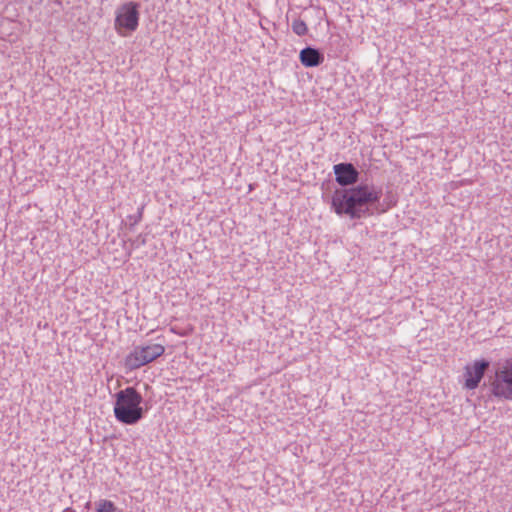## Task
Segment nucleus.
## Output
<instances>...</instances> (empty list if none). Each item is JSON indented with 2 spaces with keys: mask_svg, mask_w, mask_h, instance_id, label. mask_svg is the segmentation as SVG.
I'll return each instance as SVG.
<instances>
[{
  "mask_svg": "<svg viewBox=\"0 0 512 512\" xmlns=\"http://www.w3.org/2000/svg\"><path fill=\"white\" fill-rule=\"evenodd\" d=\"M292 31L298 36H304L308 32L306 23L301 19H295L292 22Z\"/></svg>",
  "mask_w": 512,
  "mask_h": 512,
  "instance_id": "9d476101",
  "label": "nucleus"
},
{
  "mask_svg": "<svg viewBox=\"0 0 512 512\" xmlns=\"http://www.w3.org/2000/svg\"><path fill=\"white\" fill-rule=\"evenodd\" d=\"M142 395L134 387H126L115 394L114 416L125 425H135L144 417Z\"/></svg>",
  "mask_w": 512,
  "mask_h": 512,
  "instance_id": "f03ea898",
  "label": "nucleus"
},
{
  "mask_svg": "<svg viewBox=\"0 0 512 512\" xmlns=\"http://www.w3.org/2000/svg\"><path fill=\"white\" fill-rule=\"evenodd\" d=\"M490 362L486 359H477L467 364L463 370V388L466 390H475L483 379Z\"/></svg>",
  "mask_w": 512,
  "mask_h": 512,
  "instance_id": "423d86ee",
  "label": "nucleus"
},
{
  "mask_svg": "<svg viewBox=\"0 0 512 512\" xmlns=\"http://www.w3.org/2000/svg\"><path fill=\"white\" fill-rule=\"evenodd\" d=\"M139 3L129 1L117 8L114 26L121 36L137 30L139 26Z\"/></svg>",
  "mask_w": 512,
  "mask_h": 512,
  "instance_id": "20e7f679",
  "label": "nucleus"
},
{
  "mask_svg": "<svg viewBox=\"0 0 512 512\" xmlns=\"http://www.w3.org/2000/svg\"><path fill=\"white\" fill-rule=\"evenodd\" d=\"M382 188L373 184H359L352 188L336 190L331 198V208L339 215L360 219L371 214L369 206L379 203Z\"/></svg>",
  "mask_w": 512,
  "mask_h": 512,
  "instance_id": "f257e3e1",
  "label": "nucleus"
},
{
  "mask_svg": "<svg viewBox=\"0 0 512 512\" xmlns=\"http://www.w3.org/2000/svg\"><path fill=\"white\" fill-rule=\"evenodd\" d=\"M143 212H144V206L142 205L137 209V212L135 214L128 216V219L130 221V224H129L130 229H133V227L135 225H137L139 222H141V220L143 218Z\"/></svg>",
  "mask_w": 512,
  "mask_h": 512,
  "instance_id": "9b49d317",
  "label": "nucleus"
},
{
  "mask_svg": "<svg viewBox=\"0 0 512 512\" xmlns=\"http://www.w3.org/2000/svg\"><path fill=\"white\" fill-rule=\"evenodd\" d=\"M333 171L336 182L342 187L354 185L359 179V172L352 163L336 164Z\"/></svg>",
  "mask_w": 512,
  "mask_h": 512,
  "instance_id": "0eeeda50",
  "label": "nucleus"
},
{
  "mask_svg": "<svg viewBox=\"0 0 512 512\" xmlns=\"http://www.w3.org/2000/svg\"><path fill=\"white\" fill-rule=\"evenodd\" d=\"M300 62L305 67H317L324 61V55L316 48L305 47L299 54Z\"/></svg>",
  "mask_w": 512,
  "mask_h": 512,
  "instance_id": "6e6552de",
  "label": "nucleus"
},
{
  "mask_svg": "<svg viewBox=\"0 0 512 512\" xmlns=\"http://www.w3.org/2000/svg\"><path fill=\"white\" fill-rule=\"evenodd\" d=\"M90 505H91V503H90V502H87L85 507H86L87 509H89V508H90Z\"/></svg>",
  "mask_w": 512,
  "mask_h": 512,
  "instance_id": "4468645a",
  "label": "nucleus"
},
{
  "mask_svg": "<svg viewBox=\"0 0 512 512\" xmlns=\"http://www.w3.org/2000/svg\"><path fill=\"white\" fill-rule=\"evenodd\" d=\"M145 244V239L142 238L141 235L138 236V238L132 243V245H134L136 248H138L140 245H144Z\"/></svg>",
  "mask_w": 512,
  "mask_h": 512,
  "instance_id": "f8f14e48",
  "label": "nucleus"
},
{
  "mask_svg": "<svg viewBox=\"0 0 512 512\" xmlns=\"http://www.w3.org/2000/svg\"><path fill=\"white\" fill-rule=\"evenodd\" d=\"M96 512H115L116 506L115 504L107 499H100L95 503Z\"/></svg>",
  "mask_w": 512,
  "mask_h": 512,
  "instance_id": "1a4fd4ad",
  "label": "nucleus"
},
{
  "mask_svg": "<svg viewBox=\"0 0 512 512\" xmlns=\"http://www.w3.org/2000/svg\"><path fill=\"white\" fill-rule=\"evenodd\" d=\"M492 392L496 397L512 400V358L506 359L496 372Z\"/></svg>",
  "mask_w": 512,
  "mask_h": 512,
  "instance_id": "39448f33",
  "label": "nucleus"
},
{
  "mask_svg": "<svg viewBox=\"0 0 512 512\" xmlns=\"http://www.w3.org/2000/svg\"><path fill=\"white\" fill-rule=\"evenodd\" d=\"M394 204H395V202L390 201V202L386 205V207H384V208H382V209H381V211H382V212H385L388 208H390V207H391L392 205H394Z\"/></svg>",
  "mask_w": 512,
  "mask_h": 512,
  "instance_id": "ddd939ff",
  "label": "nucleus"
},
{
  "mask_svg": "<svg viewBox=\"0 0 512 512\" xmlns=\"http://www.w3.org/2000/svg\"><path fill=\"white\" fill-rule=\"evenodd\" d=\"M165 352L163 343H153L148 341L146 343L135 346L125 357V366L129 370L138 369L147 365Z\"/></svg>",
  "mask_w": 512,
  "mask_h": 512,
  "instance_id": "7ed1b4c3",
  "label": "nucleus"
}]
</instances>
